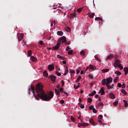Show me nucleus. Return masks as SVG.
<instances>
[{"label":"nucleus","instance_id":"f257e3e1","mask_svg":"<svg viewBox=\"0 0 128 128\" xmlns=\"http://www.w3.org/2000/svg\"><path fill=\"white\" fill-rule=\"evenodd\" d=\"M30 88H28V94H30V90H32L33 94L36 100H40V98H41L42 100L46 102H48L50 100L54 98V93L50 92L48 94H46V92L44 90V86L40 83H38L36 86V91L37 94H36L34 92V86H32V84H31Z\"/></svg>","mask_w":128,"mask_h":128},{"label":"nucleus","instance_id":"f03ea898","mask_svg":"<svg viewBox=\"0 0 128 128\" xmlns=\"http://www.w3.org/2000/svg\"><path fill=\"white\" fill-rule=\"evenodd\" d=\"M106 84H110V83L112 82V77H108L106 79Z\"/></svg>","mask_w":128,"mask_h":128},{"label":"nucleus","instance_id":"7ed1b4c3","mask_svg":"<svg viewBox=\"0 0 128 128\" xmlns=\"http://www.w3.org/2000/svg\"><path fill=\"white\" fill-rule=\"evenodd\" d=\"M120 64V60H116L114 63V66L115 68H118V66Z\"/></svg>","mask_w":128,"mask_h":128},{"label":"nucleus","instance_id":"20e7f679","mask_svg":"<svg viewBox=\"0 0 128 128\" xmlns=\"http://www.w3.org/2000/svg\"><path fill=\"white\" fill-rule=\"evenodd\" d=\"M48 70L50 72H52V70H54V66L52 64H50L48 66Z\"/></svg>","mask_w":128,"mask_h":128},{"label":"nucleus","instance_id":"39448f33","mask_svg":"<svg viewBox=\"0 0 128 128\" xmlns=\"http://www.w3.org/2000/svg\"><path fill=\"white\" fill-rule=\"evenodd\" d=\"M49 78H50L51 80L53 82H56V76L50 75L49 76Z\"/></svg>","mask_w":128,"mask_h":128},{"label":"nucleus","instance_id":"423d86ee","mask_svg":"<svg viewBox=\"0 0 128 128\" xmlns=\"http://www.w3.org/2000/svg\"><path fill=\"white\" fill-rule=\"evenodd\" d=\"M102 115H100L98 116V122L100 124H102Z\"/></svg>","mask_w":128,"mask_h":128},{"label":"nucleus","instance_id":"0eeeda50","mask_svg":"<svg viewBox=\"0 0 128 128\" xmlns=\"http://www.w3.org/2000/svg\"><path fill=\"white\" fill-rule=\"evenodd\" d=\"M18 40L20 41L22 39L23 35L22 34H18Z\"/></svg>","mask_w":128,"mask_h":128},{"label":"nucleus","instance_id":"6e6552de","mask_svg":"<svg viewBox=\"0 0 128 128\" xmlns=\"http://www.w3.org/2000/svg\"><path fill=\"white\" fill-rule=\"evenodd\" d=\"M99 94H101V96H104V94L105 92H104V88H102L99 91Z\"/></svg>","mask_w":128,"mask_h":128},{"label":"nucleus","instance_id":"1a4fd4ad","mask_svg":"<svg viewBox=\"0 0 128 128\" xmlns=\"http://www.w3.org/2000/svg\"><path fill=\"white\" fill-rule=\"evenodd\" d=\"M59 92H62L63 94H64L66 95L67 96H68V94L66 92L64 91V89L62 88H60Z\"/></svg>","mask_w":128,"mask_h":128},{"label":"nucleus","instance_id":"9d476101","mask_svg":"<svg viewBox=\"0 0 128 128\" xmlns=\"http://www.w3.org/2000/svg\"><path fill=\"white\" fill-rule=\"evenodd\" d=\"M62 44H64L66 42V36H63L61 38Z\"/></svg>","mask_w":128,"mask_h":128},{"label":"nucleus","instance_id":"9b49d317","mask_svg":"<svg viewBox=\"0 0 128 128\" xmlns=\"http://www.w3.org/2000/svg\"><path fill=\"white\" fill-rule=\"evenodd\" d=\"M76 13H73V14H70V18H76Z\"/></svg>","mask_w":128,"mask_h":128},{"label":"nucleus","instance_id":"f8f14e48","mask_svg":"<svg viewBox=\"0 0 128 128\" xmlns=\"http://www.w3.org/2000/svg\"><path fill=\"white\" fill-rule=\"evenodd\" d=\"M30 59L32 60V62H38V58H36L34 56H32L30 57Z\"/></svg>","mask_w":128,"mask_h":128},{"label":"nucleus","instance_id":"ddd939ff","mask_svg":"<svg viewBox=\"0 0 128 128\" xmlns=\"http://www.w3.org/2000/svg\"><path fill=\"white\" fill-rule=\"evenodd\" d=\"M102 86H106V79H103L102 80Z\"/></svg>","mask_w":128,"mask_h":128},{"label":"nucleus","instance_id":"4468645a","mask_svg":"<svg viewBox=\"0 0 128 128\" xmlns=\"http://www.w3.org/2000/svg\"><path fill=\"white\" fill-rule=\"evenodd\" d=\"M110 96L112 100H114V98H116V96H114V94L112 93L110 94Z\"/></svg>","mask_w":128,"mask_h":128},{"label":"nucleus","instance_id":"2eb2a0df","mask_svg":"<svg viewBox=\"0 0 128 128\" xmlns=\"http://www.w3.org/2000/svg\"><path fill=\"white\" fill-rule=\"evenodd\" d=\"M58 36H64V32L62 31H58L57 32Z\"/></svg>","mask_w":128,"mask_h":128},{"label":"nucleus","instance_id":"dca6fc26","mask_svg":"<svg viewBox=\"0 0 128 128\" xmlns=\"http://www.w3.org/2000/svg\"><path fill=\"white\" fill-rule=\"evenodd\" d=\"M44 76H45L46 78H48V72L46 70H44L43 72Z\"/></svg>","mask_w":128,"mask_h":128},{"label":"nucleus","instance_id":"f3484780","mask_svg":"<svg viewBox=\"0 0 128 128\" xmlns=\"http://www.w3.org/2000/svg\"><path fill=\"white\" fill-rule=\"evenodd\" d=\"M68 67L66 66V70H65V72L64 74V76H66V74H68Z\"/></svg>","mask_w":128,"mask_h":128},{"label":"nucleus","instance_id":"a211bd4d","mask_svg":"<svg viewBox=\"0 0 128 128\" xmlns=\"http://www.w3.org/2000/svg\"><path fill=\"white\" fill-rule=\"evenodd\" d=\"M124 74L126 76L128 74V67H125L124 68Z\"/></svg>","mask_w":128,"mask_h":128},{"label":"nucleus","instance_id":"6ab92c4d","mask_svg":"<svg viewBox=\"0 0 128 128\" xmlns=\"http://www.w3.org/2000/svg\"><path fill=\"white\" fill-rule=\"evenodd\" d=\"M96 94V90H94L91 94H89V96H94Z\"/></svg>","mask_w":128,"mask_h":128},{"label":"nucleus","instance_id":"aec40b11","mask_svg":"<svg viewBox=\"0 0 128 128\" xmlns=\"http://www.w3.org/2000/svg\"><path fill=\"white\" fill-rule=\"evenodd\" d=\"M89 122L90 124H92V126H94V119L92 118L89 119Z\"/></svg>","mask_w":128,"mask_h":128},{"label":"nucleus","instance_id":"412c9836","mask_svg":"<svg viewBox=\"0 0 128 128\" xmlns=\"http://www.w3.org/2000/svg\"><path fill=\"white\" fill-rule=\"evenodd\" d=\"M89 68H90V70H96V68L92 64L90 65L89 66Z\"/></svg>","mask_w":128,"mask_h":128},{"label":"nucleus","instance_id":"4be33fe9","mask_svg":"<svg viewBox=\"0 0 128 128\" xmlns=\"http://www.w3.org/2000/svg\"><path fill=\"white\" fill-rule=\"evenodd\" d=\"M52 48L53 50H58V48H60V46H58V45H56Z\"/></svg>","mask_w":128,"mask_h":128},{"label":"nucleus","instance_id":"5701e85b","mask_svg":"<svg viewBox=\"0 0 128 128\" xmlns=\"http://www.w3.org/2000/svg\"><path fill=\"white\" fill-rule=\"evenodd\" d=\"M55 92L56 94H57L58 96H60V90H58V89H55Z\"/></svg>","mask_w":128,"mask_h":128},{"label":"nucleus","instance_id":"b1692460","mask_svg":"<svg viewBox=\"0 0 128 128\" xmlns=\"http://www.w3.org/2000/svg\"><path fill=\"white\" fill-rule=\"evenodd\" d=\"M88 16H89L90 18H94V13L89 14Z\"/></svg>","mask_w":128,"mask_h":128},{"label":"nucleus","instance_id":"393cba45","mask_svg":"<svg viewBox=\"0 0 128 128\" xmlns=\"http://www.w3.org/2000/svg\"><path fill=\"white\" fill-rule=\"evenodd\" d=\"M110 70L108 68H105L102 70V72H108Z\"/></svg>","mask_w":128,"mask_h":128},{"label":"nucleus","instance_id":"a878e982","mask_svg":"<svg viewBox=\"0 0 128 128\" xmlns=\"http://www.w3.org/2000/svg\"><path fill=\"white\" fill-rule=\"evenodd\" d=\"M112 58H114V56L112 55H110L108 56L106 60H112Z\"/></svg>","mask_w":128,"mask_h":128},{"label":"nucleus","instance_id":"bb28decb","mask_svg":"<svg viewBox=\"0 0 128 128\" xmlns=\"http://www.w3.org/2000/svg\"><path fill=\"white\" fill-rule=\"evenodd\" d=\"M121 92H122V94H125V96H126V90L122 89L121 90Z\"/></svg>","mask_w":128,"mask_h":128},{"label":"nucleus","instance_id":"cd10ccee","mask_svg":"<svg viewBox=\"0 0 128 128\" xmlns=\"http://www.w3.org/2000/svg\"><path fill=\"white\" fill-rule=\"evenodd\" d=\"M114 74H117V76H120V74H122V73L120 72H119V71L115 72Z\"/></svg>","mask_w":128,"mask_h":128},{"label":"nucleus","instance_id":"c85d7f7f","mask_svg":"<svg viewBox=\"0 0 128 128\" xmlns=\"http://www.w3.org/2000/svg\"><path fill=\"white\" fill-rule=\"evenodd\" d=\"M83 9H84V7H82V8H78V9L77 10V12H80Z\"/></svg>","mask_w":128,"mask_h":128},{"label":"nucleus","instance_id":"c756f323","mask_svg":"<svg viewBox=\"0 0 128 128\" xmlns=\"http://www.w3.org/2000/svg\"><path fill=\"white\" fill-rule=\"evenodd\" d=\"M80 80H82V76H79L76 80V82H80Z\"/></svg>","mask_w":128,"mask_h":128},{"label":"nucleus","instance_id":"7c9ffc66","mask_svg":"<svg viewBox=\"0 0 128 128\" xmlns=\"http://www.w3.org/2000/svg\"><path fill=\"white\" fill-rule=\"evenodd\" d=\"M56 74L58 76H62V74H60V72H58V71L56 72Z\"/></svg>","mask_w":128,"mask_h":128},{"label":"nucleus","instance_id":"2f4dec72","mask_svg":"<svg viewBox=\"0 0 128 128\" xmlns=\"http://www.w3.org/2000/svg\"><path fill=\"white\" fill-rule=\"evenodd\" d=\"M123 102L125 106H128V101H126V100H123Z\"/></svg>","mask_w":128,"mask_h":128},{"label":"nucleus","instance_id":"473e14b6","mask_svg":"<svg viewBox=\"0 0 128 128\" xmlns=\"http://www.w3.org/2000/svg\"><path fill=\"white\" fill-rule=\"evenodd\" d=\"M61 43H62V42L60 41V40H58V43L56 44V46H58L60 47Z\"/></svg>","mask_w":128,"mask_h":128},{"label":"nucleus","instance_id":"72a5a7b5","mask_svg":"<svg viewBox=\"0 0 128 128\" xmlns=\"http://www.w3.org/2000/svg\"><path fill=\"white\" fill-rule=\"evenodd\" d=\"M80 85L76 86V84H74V88H75L76 90H78V88H80Z\"/></svg>","mask_w":128,"mask_h":128},{"label":"nucleus","instance_id":"f704fd0d","mask_svg":"<svg viewBox=\"0 0 128 128\" xmlns=\"http://www.w3.org/2000/svg\"><path fill=\"white\" fill-rule=\"evenodd\" d=\"M28 56H32V50H28Z\"/></svg>","mask_w":128,"mask_h":128},{"label":"nucleus","instance_id":"c9c22d12","mask_svg":"<svg viewBox=\"0 0 128 128\" xmlns=\"http://www.w3.org/2000/svg\"><path fill=\"white\" fill-rule=\"evenodd\" d=\"M118 78H119V77H116V78L114 80V82H118Z\"/></svg>","mask_w":128,"mask_h":128},{"label":"nucleus","instance_id":"e433bc0d","mask_svg":"<svg viewBox=\"0 0 128 128\" xmlns=\"http://www.w3.org/2000/svg\"><path fill=\"white\" fill-rule=\"evenodd\" d=\"M118 67L119 68H120V70H121L124 69V67L122 66V64H120V65H118Z\"/></svg>","mask_w":128,"mask_h":128},{"label":"nucleus","instance_id":"4c0bfd02","mask_svg":"<svg viewBox=\"0 0 128 128\" xmlns=\"http://www.w3.org/2000/svg\"><path fill=\"white\" fill-rule=\"evenodd\" d=\"M95 20H102V18L100 17H97L95 18Z\"/></svg>","mask_w":128,"mask_h":128},{"label":"nucleus","instance_id":"58836bf2","mask_svg":"<svg viewBox=\"0 0 128 128\" xmlns=\"http://www.w3.org/2000/svg\"><path fill=\"white\" fill-rule=\"evenodd\" d=\"M70 30H72V29H70V27H67L66 28V32H70Z\"/></svg>","mask_w":128,"mask_h":128},{"label":"nucleus","instance_id":"ea45409f","mask_svg":"<svg viewBox=\"0 0 128 128\" xmlns=\"http://www.w3.org/2000/svg\"><path fill=\"white\" fill-rule=\"evenodd\" d=\"M106 86H107L108 90H110V88H112V86H109V84H106Z\"/></svg>","mask_w":128,"mask_h":128},{"label":"nucleus","instance_id":"a19ab883","mask_svg":"<svg viewBox=\"0 0 128 128\" xmlns=\"http://www.w3.org/2000/svg\"><path fill=\"white\" fill-rule=\"evenodd\" d=\"M72 52H74V50H70L68 52V54H72Z\"/></svg>","mask_w":128,"mask_h":128},{"label":"nucleus","instance_id":"79ce46f5","mask_svg":"<svg viewBox=\"0 0 128 128\" xmlns=\"http://www.w3.org/2000/svg\"><path fill=\"white\" fill-rule=\"evenodd\" d=\"M88 102L90 103V102H92V98H88Z\"/></svg>","mask_w":128,"mask_h":128},{"label":"nucleus","instance_id":"37998d69","mask_svg":"<svg viewBox=\"0 0 128 128\" xmlns=\"http://www.w3.org/2000/svg\"><path fill=\"white\" fill-rule=\"evenodd\" d=\"M57 58H60V60H62V58H64L60 54L57 55Z\"/></svg>","mask_w":128,"mask_h":128},{"label":"nucleus","instance_id":"c03bdc74","mask_svg":"<svg viewBox=\"0 0 128 128\" xmlns=\"http://www.w3.org/2000/svg\"><path fill=\"white\" fill-rule=\"evenodd\" d=\"M98 106H104V103L100 102L98 104Z\"/></svg>","mask_w":128,"mask_h":128},{"label":"nucleus","instance_id":"a18cd8bd","mask_svg":"<svg viewBox=\"0 0 128 128\" xmlns=\"http://www.w3.org/2000/svg\"><path fill=\"white\" fill-rule=\"evenodd\" d=\"M118 101H116L114 102L113 104L114 106H118Z\"/></svg>","mask_w":128,"mask_h":128},{"label":"nucleus","instance_id":"49530a36","mask_svg":"<svg viewBox=\"0 0 128 128\" xmlns=\"http://www.w3.org/2000/svg\"><path fill=\"white\" fill-rule=\"evenodd\" d=\"M80 126H82L84 127V126H88V124H86V123H84V124H81Z\"/></svg>","mask_w":128,"mask_h":128},{"label":"nucleus","instance_id":"de8ad7c7","mask_svg":"<svg viewBox=\"0 0 128 128\" xmlns=\"http://www.w3.org/2000/svg\"><path fill=\"white\" fill-rule=\"evenodd\" d=\"M94 58H96V60H98V62H100V58H98V56H96V55L94 56Z\"/></svg>","mask_w":128,"mask_h":128},{"label":"nucleus","instance_id":"09e8293b","mask_svg":"<svg viewBox=\"0 0 128 128\" xmlns=\"http://www.w3.org/2000/svg\"><path fill=\"white\" fill-rule=\"evenodd\" d=\"M40 44H41V46H44V41H42V40H40Z\"/></svg>","mask_w":128,"mask_h":128},{"label":"nucleus","instance_id":"8fccbe9b","mask_svg":"<svg viewBox=\"0 0 128 128\" xmlns=\"http://www.w3.org/2000/svg\"><path fill=\"white\" fill-rule=\"evenodd\" d=\"M71 120L72 122H76V118L74 116H71Z\"/></svg>","mask_w":128,"mask_h":128},{"label":"nucleus","instance_id":"3c124183","mask_svg":"<svg viewBox=\"0 0 128 128\" xmlns=\"http://www.w3.org/2000/svg\"><path fill=\"white\" fill-rule=\"evenodd\" d=\"M70 74H76V72H74V70H70Z\"/></svg>","mask_w":128,"mask_h":128},{"label":"nucleus","instance_id":"603ef678","mask_svg":"<svg viewBox=\"0 0 128 128\" xmlns=\"http://www.w3.org/2000/svg\"><path fill=\"white\" fill-rule=\"evenodd\" d=\"M70 44V42L66 41L65 44H66L67 46Z\"/></svg>","mask_w":128,"mask_h":128},{"label":"nucleus","instance_id":"864d4df0","mask_svg":"<svg viewBox=\"0 0 128 128\" xmlns=\"http://www.w3.org/2000/svg\"><path fill=\"white\" fill-rule=\"evenodd\" d=\"M84 52L82 50L80 52V54H82V56H84Z\"/></svg>","mask_w":128,"mask_h":128},{"label":"nucleus","instance_id":"5fc2aeb1","mask_svg":"<svg viewBox=\"0 0 128 128\" xmlns=\"http://www.w3.org/2000/svg\"><path fill=\"white\" fill-rule=\"evenodd\" d=\"M93 112H94V114H96L97 112H96V110L95 108H93V110H92Z\"/></svg>","mask_w":128,"mask_h":128},{"label":"nucleus","instance_id":"6e6d98bb","mask_svg":"<svg viewBox=\"0 0 128 128\" xmlns=\"http://www.w3.org/2000/svg\"><path fill=\"white\" fill-rule=\"evenodd\" d=\"M88 77H89L90 78H92V79L94 78V76H93L92 75L90 74L88 75Z\"/></svg>","mask_w":128,"mask_h":128},{"label":"nucleus","instance_id":"4d7b16f0","mask_svg":"<svg viewBox=\"0 0 128 128\" xmlns=\"http://www.w3.org/2000/svg\"><path fill=\"white\" fill-rule=\"evenodd\" d=\"M70 50V46H68L67 48H66V52H68V50Z\"/></svg>","mask_w":128,"mask_h":128},{"label":"nucleus","instance_id":"13d9d810","mask_svg":"<svg viewBox=\"0 0 128 128\" xmlns=\"http://www.w3.org/2000/svg\"><path fill=\"white\" fill-rule=\"evenodd\" d=\"M61 82L62 84V87L64 86V80H62Z\"/></svg>","mask_w":128,"mask_h":128},{"label":"nucleus","instance_id":"bf43d9fd","mask_svg":"<svg viewBox=\"0 0 128 128\" xmlns=\"http://www.w3.org/2000/svg\"><path fill=\"white\" fill-rule=\"evenodd\" d=\"M94 108V106H90V110H93Z\"/></svg>","mask_w":128,"mask_h":128},{"label":"nucleus","instance_id":"052dcab7","mask_svg":"<svg viewBox=\"0 0 128 128\" xmlns=\"http://www.w3.org/2000/svg\"><path fill=\"white\" fill-rule=\"evenodd\" d=\"M121 86H122V85L120 83H118V88H120Z\"/></svg>","mask_w":128,"mask_h":128},{"label":"nucleus","instance_id":"680f3d73","mask_svg":"<svg viewBox=\"0 0 128 128\" xmlns=\"http://www.w3.org/2000/svg\"><path fill=\"white\" fill-rule=\"evenodd\" d=\"M126 88V84H124V83L122 84V88Z\"/></svg>","mask_w":128,"mask_h":128},{"label":"nucleus","instance_id":"e2e57ef3","mask_svg":"<svg viewBox=\"0 0 128 128\" xmlns=\"http://www.w3.org/2000/svg\"><path fill=\"white\" fill-rule=\"evenodd\" d=\"M54 24H54V22L52 21V22H51V24H50V26H54Z\"/></svg>","mask_w":128,"mask_h":128},{"label":"nucleus","instance_id":"0e129e2a","mask_svg":"<svg viewBox=\"0 0 128 128\" xmlns=\"http://www.w3.org/2000/svg\"><path fill=\"white\" fill-rule=\"evenodd\" d=\"M80 107L81 108H84V104H81L80 106Z\"/></svg>","mask_w":128,"mask_h":128},{"label":"nucleus","instance_id":"69168bd1","mask_svg":"<svg viewBox=\"0 0 128 128\" xmlns=\"http://www.w3.org/2000/svg\"><path fill=\"white\" fill-rule=\"evenodd\" d=\"M80 70H76V74H78L80 72Z\"/></svg>","mask_w":128,"mask_h":128},{"label":"nucleus","instance_id":"338daca9","mask_svg":"<svg viewBox=\"0 0 128 128\" xmlns=\"http://www.w3.org/2000/svg\"><path fill=\"white\" fill-rule=\"evenodd\" d=\"M60 102L61 104H64V100H60Z\"/></svg>","mask_w":128,"mask_h":128},{"label":"nucleus","instance_id":"774afa93","mask_svg":"<svg viewBox=\"0 0 128 128\" xmlns=\"http://www.w3.org/2000/svg\"><path fill=\"white\" fill-rule=\"evenodd\" d=\"M98 94H96V96H95V98H98Z\"/></svg>","mask_w":128,"mask_h":128}]
</instances>
